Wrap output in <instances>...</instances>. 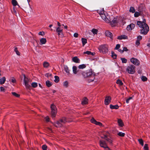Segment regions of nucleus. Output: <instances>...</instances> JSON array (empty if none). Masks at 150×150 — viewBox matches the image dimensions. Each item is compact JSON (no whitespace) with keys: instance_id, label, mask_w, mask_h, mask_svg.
<instances>
[{"instance_id":"f257e3e1","label":"nucleus","mask_w":150,"mask_h":150,"mask_svg":"<svg viewBox=\"0 0 150 150\" xmlns=\"http://www.w3.org/2000/svg\"><path fill=\"white\" fill-rule=\"evenodd\" d=\"M137 25L139 27L142 28L140 31L141 34L145 35L147 34L149 30V28L148 25L146 23L145 19H144L142 21H138Z\"/></svg>"},{"instance_id":"f03ea898","label":"nucleus","mask_w":150,"mask_h":150,"mask_svg":"<svg viewBox=\"0 0 150 150\" xmlns=\"http://www.w3.org/2000/svg\"><path fill=\"white\" fill-rule=\"evenodd\" d=\"M82 74L84 78H90L88 80L90 82L93 81L95 78V74L91 69L83 71L82 72Z\"/></svg>"},{"instance_id":"7ed1b4c3","label":"nucleus","mask_w":150,"mask_h":150,"mask_svg":"<svg viewBox=\"0 0 150 150\" xmlns=\"http://www.w3.org/2000/svg\"><path fill=\"white\" fill-rule=\"evenodd\" d=\"M98 48L100 52L105 53L108 52V46L106 44L101 45Z\"/></svg>"},{"instance_id":"20e7f679","label":"nucleus","mask_w":150,"mask_h":150,"mask_svg":"<svg viewBox=\"0 0 150 150\" xmlns=\"http://www.w3.org/2000/svg\"><path fill=\"white\" fill-rule=\"evenodd\" d=\"M135 67L132 64L128 66L126 69V71L129 74H133L135 72Z\"/></svg>"},{"instance_id":"39448f33","label":"nucleus","mask_w":150,"mask_h":150,"mask_svg":"<svg viewBox=\"0 0 150 150\" xmlns=\"http://www.w3.org/2000/svg\"><path fill=\"white\" fill-rule=\"evenodd\" d=\"M120 17H116L114 18L112 21H111V19L109 18L110 20V21L109 23H110V25L112 26H113L115 25L117 23H120Z\"/></svg>"},{"instance_id":"423d86ee","label":"nucleus","mask_w":150,"mask_h":150,"mask_svg":"<svg viewBox=\"0 0 150 150\" xmlns=\"http://www.w3.org/2000/svg\"><path fill=\"white\" fill-rule=\"evenodd\" d=\"M51 113L52 118L54 117L57 112V110L55 106L53 104H51Z\"/></svg>"},{"instance_id":"0eeeda50","label":"nucleus","mask_w":150,"mask_h":150,"mask_svg":"<svg viewBox=\"0 0 150 150\" xmlns=\"http://www.w3.org/2000/svg\"><path fill=\"white\" fill-rule=\"evenodd\" d=\"M130 62L135 65L139 66L140 65V62L137 59L133 57L130 59Z\"/></svg>"},{"instance_id":"6e6552de","label":"nucleus","mask_w":150,"mask_h":150,"mask_svg":"<svg viewBox=\"0 0 150 150\" xmlns=\"http://www.w3.org/2000/svg\"><path fill=\"white\" fill-rule=\"evenodd\" d=\"M100 16L102 18L106 23H109L110 22V20L108 18L109 16H106L105 13L101 15Z\"/></svg>"},{"instance_id":"1a4fd4ad","label":"nucleus","mask_w":150,"mask_h":150,"mask_svg":"<svg viewBox=\"0 0 150 150\" xmlns=\"http://www.w3.org/2000/svg\"><path fill=\"white\" fill-rule=\"evenodd\" d=\"M91 122L92 123L96 125H99L100 126H102L103 124L102 123L99 122L97 121L93 118H92L91 120Z\"/></svg>"},{"instance_id":"9d476101","label":"nucleus","mask_w":150,"mask_h":150,"mask_svg":"<svg viewBox=\"0 0 150 150\" xmlns=\"http://www.w3.org/2000/svg\"><path fill=\"white\" fill-rule=\"evenodd\" d=\"M62 123H63V120L61 119L58 121H57L56 123H55L54 125L56 127H61L62 126Z\"/></svg>"},{"instance_id":"9b49d317","label":"nucleus","mask_w":150,"mask_h":150,"mask_svg":"<svg viewBox=\"0 0 150 150\" xmlns=\"http://www.w3.org/2000/svg\"><path fill=\"white\" fill-rule=\"evenodd\" d=\"M56 31L57 32L59 36L60 35L61 36L63 35V29L62 28L59 27H57L56 28Z\"/></svg>"},{"instance_id":"f8f14e48","label":"nucleus","mask_w":150,"mask_h":150,"mask_svg":"<svg viewBox=\"0 0 150 150\" xmlns=\"http://www.w3.org/2000/svg\"><path fill=\"white\" fill-rule=\"evenodd\" d=\"M99 144L100 146L103 148H105L107 146L105 142L102 140H100Z\"/></svg>"},{"instance_id":"ddd939ff","label":"nucleus","mask_w":150,"mask_h":150,"mask_svg":"<svg viewBox=\"0 0 150 150\" xmlns=\"http://www.w3.org/2000/svg\"><path fill=\"white\" fill-rule=\"evenodd\" d=\"M111 98L110 96H107L105 97L104 103L105 105H108L111 102Z\"/></svg>"},{"instance_id":"4468645a","label":"nucleus","mask_w":150,"mask_h":150,"mask_svg":"<svg viewBox=\"0 0 150 150\" xmlns=\"http://www.w3.org/2000/svg\"><path fill=\"white\" fill-rule=\"evenodd\" d=\"M105 35L109 37L111 39H112L113 35L112 33L108 30H106L105 32Z\"/></svg>"},{"instance_id":"2eb2a0df","label":"nucleus","mask_w":150,"mask_h":150,"mask_svg":"<svg viewBox=\"0 0 150 150\" xmlns=\"http://www.w3.org/2000/svg\"><path fill=\"white\" fill-rule=\"evenodd\" d=\"M135 27L133 23H131L127 26V30L129 31L133 29Z\"/></svg>"},{"instance_id":"dca6fc26","label":"nucleus","mask_w":150,"mask_h":150,"mask_svg":"<svg viewBox=\"0 0 150 150\" xmlns=\"http://www.w3.org/2000/svg\"><path fill=\"white\" fill-rule=\"evenodd\" d=\"M101 138L106 140L110 144L112 143V140L111 139L108 138L107 135H104L103 137H101Z\"/></svg>"},{"instance_id":"f3484780","label":"nucleus","mask_w":150,"mask_h":150,"mask_svg":"<svg viewBox=\"0 0 150 150\" xmlns=\"http://www.w3.org/2000/svg\"><path fill=\"white\" fill-rule=\"evenodd\" d=\"M73 61L76 63H79L80 62V60L77 57H75L72 58Z\"/></svg>"},{"instance_id":"a211bd4d","label":"nucleus","mask_w":150,"mask_h":150,"mask_svg":"<svg viewBox=\"0 0 150 150\" xmlns=\"http://www.w3.org/2000/svg\"><path fill=\"white\" fill-rule=\"evenodd\" d=\"M88 103V99L86 97H85L83 99L81 102V104L82 105H85L87 104Z\"/></svg>"},{"instance_id":"6ab92c4d","label":"nucleus","mask_w":150,"mask_h":150,"mask_svg":"<svg viewBox=\"0 0 150 150\" xmlns=\"http://www.w3.org/2000/svg\"><path fill=\"white\" fill-rule=\"evenodd\" d=\"M72 69L73 73L75 74H76L78 72L77 67L75 66H74L73 67Z\"/></svg>"},{"instance_id":"aec40b11","label":"nucleus","mask_w":150,"mask_h":150,"mask_svg":"<svg viewBox=\"0 0 150 150\" xmlns=\"http://www.w3.org/2000/svg\"><path fill=\"white\" fill-rule=\"evenodd\" d=\"M47 42L46 38H42L40 40V42L41 45H43L45 44Z\"/></svg>"},{"instance_id":"412c9836","label":"nucleus","mask_w":150,"mask_h":150,"mask_svg":"<svg viewBox=\"0 0 150 150\" xmlns=\"http://www.w3.org/2000/svg\"><path fill=\"white\" fill-rule=\"evenodd\" d=\"M127 37L126 35H122L118 37L117 39L119 40H121L122 39H127Z\"/></svg>"},{"instance_id":"4be33fe9","label":"nucleus","mask_w":150,"mask_h":150,"mask_svg":"<svg viewBox=\"0 0 150 150\" xmlns=\"http://www.w3.org/2000/svg\"><path fill=\"white\" fill-rule=\"evenodd\" d=\"M119 108V106L118 105H110V108L111 109H117Z\"/></svg>"},{"instance_id":"5701e85b","label":"nucleus","mask_w":150,"mask_h":150,"mask_svg":"<svg viewBox=\"0 0 150 150\" xmlns=\"http://www.w3.org/2000/svg\"><path fill=\"white\" fill-rule=\"evenodd\" d=\"M120 127H122L124 125L122 120L121 119H119L117 121Z\"/></svg>"},{"instance_id":"b1692460","label":"nucleus","mask_w":150,"mask_h":150,"mask_svg":"<svg viewBox=\"0 0 150 150\" xmlns=\"http://www.w3.org/2000/svg\"><path fill=\"white\" fill-rule=\"evenodd\" d=\"M5 81V77H3L2 78L0 79V84H2L4 83Z\"/></svg>"},{"instance_id":"393cba45","label":"nucleus","mask_w":150,"mask_h":150,"mask_svg":"<svg viewBox=\"0 0 150 150\" xmlns=\"http://www.w3.org/2000/svg\"><path fill=\"white\" fill-rule=\"evenodd\" d=\"M64 70L67 73V74H69L70 73L68 67L67 66H64Z\"/></svg>"},{"instance_id":"a878e982","label":"nucleus","mask_w":150,"mask_h":150,"mask_svg":"<svg viewBox=\"0 0 150 150\" xmlns=\"http://www.w3.org/2000/svg\"><path fill=\"white\" fill-rule=\"evenodd\" d=\"M24 76V83H28L29 82V80L28 79L26 78L24 74L23 75Z\"/></svg>"},{"instance_id":"bb28decb","label":"nucleus","mask_w":150,"mask_h":150,"mask_svg":"<svg viewBox=\"0 0 150 150\" xmlns=\"http://www.w3.org/2000/svg\"><path fill=\"white\" fill-rule=\"evenodd\" d=\"M81 40L83 46H84L87 42V40L85 38H82Z\"/></svg>"},{"instance_id":"cd10ccee","label":"nucleus","mask_w":150,"mask_h":150,"mask_svg":"<svg viewBox=\"0 0 150 150\" xmlns=\"http://www.w3.org/2000/svg\"><path fill=\"white\" fill-rule=\"evenodd\" d=\"M46 84L47 86L48 87H50L52 85V83L51 82H50L49 81H47L46 82Z\"/></svg>"},{"instance_id":"c85d7f7f","label":"nucleus","mask_w":150,"mask_h":150,"mask_svg":"<svg viewBox=\"0 0 150 150\" xmlns=\"http://www.w3.org/2000/svg\"><path fill=\"white\" fill-rule=\"evenodd\" d=\"M86 67V66L85 64H82L79 65L78 67V68L79 69H83L85 68Z\"/></svg>"},{"instance_id":"c756f323","label":"nucleus","mask_w":150,"mask_h":150,"mask_svg":"<svg viewBox=\"0 0 150 150\" xmlns=\"http://www.w3.org/2000/svg\"><path fill=\"white\" fill-rule=\"evenodd\" d=\"M116 83L120 86H122L123 84V83L122 81L119 79H117L116 81Z\"/></svg>"},{"instance_id":"7c9ffc66","label":"nucleus","mask_w":150,"mask_h":150,"mask_svg":"<svg viewBox=\"0 0 150 150\" xmlns=\"http://www.w3.org/2000/svg\"><path fill=\"white\" fill-rule=\"evenodd\" d=\"M97 12L99 14L100 16H101V15L103 14L104 13L103 9L102 10H98Z\"/></svg>"},{"instance_id":"2f4dec72","label":"nucleus","mask_w":150,"mask_h":150,"mask_svg":"<svg viewBox=\"0 0 150 150\" xmlns=\"http://www.w3.org/2000/svg\"><path fill=\"white\" fill-rule=\"evenodd\" d=\"M112 57L114 59H116L117 57V55L113 51L111 52Z\"/></svg>"},{"instance_id":"473e14b6","label":"nucleus","mask_w":150,"mask_h":150,"mask_svg":"<svg viewBox=\"0 0 150 150\" xmlns=\"http://www.w3.org/2000/svg\"><path fill=\"white\" fill-rule=\"evenodd\" d=\"M121 60L122 61V62L123 63H127V60L125 58H121Z\"/></svg>"},{"instance_id":"72a5a7b5","label":"nucleus","mask_w":150,"mask_h":150,"mask_svg":"<svg viewBox=\"0 0 150 150\" xmlns=\"http://www.w3.org/2000/svg\"><path fill=\"white\" fill-rule=\"evenodd\" d=\"M54 78L55 79L54 80V81L55 82L57 83L59 81V78L57 76H54Z\"/></svg>"},{"instance_id":"f704fd0d","label":"nucleus","mask_w":150,"mask_h":150,"mask_svg":"<svg viewBox=\"0 0 150 150\" xmlns=\"http://www.w3.org/2000/svg\"><path fill=\"white\" fill-rule=\"evenodd\" d=\"M92 32L94 34H97L98 32V30L97 29L93 28L92 30Z\"/></svg>"},{"instance_id":"c9c22d12","label":"nucleus","mask_w":150,"mask_h":150,"mask_svg":"<svg viewBox=\"0 0 150 150\" xmlns=\"http://www.w3.org/2000/svg\"><path fill=\"white\" fill-rule=\"evenodd\" d=\"M120 23H119L120 24H122L123 25H124V24H125L126 22L125 21H124L121 18H120Z\"/></svg>"},{"instance_id":"e433bc0d","label":"nucleus","mask_w":150,"mask_h":150,"mask_svg":"<svg viewBox=\"0 0 150 150\" xmlns=\"http://www.w3.org/2000/svg\"><path fill=\"white\" fill-rule=\"evenodd\" d=\"M129 11L132 13H134L135 11L134 8L133 7H131L130 8Z\"/></svg>"},{"instance_id":"4c0bfd02","label":"nucleus","mask_w":150,"mask_h":150,"mask_svg":"<svg viewBox=\"0 0 150 150\" xmlns=\"http://www.w3.org/2000/svg\"><path fill=\"white\" fill-rule=\"evenodd\" d=\"M117 134L120 136L123 137L125 136V134L124 133L120 132L118 133H117Z\"/></svg>"},{"instance_id":"58836bf2","label":"nucleus","mask_w":150,"mask_h":150,"mask_svg":"<svg viewBox=\"0 0 150 150\" xmlns=\"http://www.w3.org/2000/svg\"><path fill=\"white\" fill-rule=\"evenodd\" d=\"M14 51L16 52V54L18 55H20V53L17 50V48L16 47L15 48L14 50Z\"/></svg>"},{"instance_id":"ea45409f","label":"nucleus","mask_w":150,"mask_h":150,"mask_svg":"<svg viewBox=\"0 0 150 150\" xmlns=\"http://www.w3.org/2000/svg\"><path fill=\"white\" fill-rule=\"evenodd\" d=\"M31 85L33 87L35 88L38 86V84L37 83L33 82L32 83Z\"/></svg>"},{"instance_id":"a19ab883","label":"nucleus","mask_w":150,"mask_h":150,"mask_svg":"<svg viewBox=\"0 0 150 150\" xmlns=\"http://www.w3.org/2000/svg\"><path fill=\"white\" fill-rule=\"evenodd\" d=\"M138 141L139 143L142 146H143L144 145V143L143 140L142 139H138Z\"/></svg>"},{"instance_id":"79ce46f5","label":"nucleus","mask_w":150,"mask_h":150,"mask_svg":"<svg viewBox=\"0 0 150 150\" xmlns=\"http://www.w3.org/2000/svg\"><path fill=\"white\" fill-rule=\"evenodd\" d=\"M12 3L14 6H16L17 4V2L16 0H12Z\"/></svg>"},{"instance_id":"37998d69","label":"nucleus","mask_w":150,"mask_h":150,"mask_svg":"<svg viewBox=\"0 0 150 150\" xmlns=\"http://www.w3.org/2000/svg\"><path fill=\"white\" fill-rule=\"evenodd\" d=\"M142 80L143 81H145L147 80V78L145 76H142L141 77Z\"/></svg>"},{"instance_id":"c03bdc74","label":"nucleus","mask_w":150,"mask_h":150,"mask_svg":"<svg viewBox=\"0 0 150 150\" xmlns=\"http://www.w3.org/2000/svg\"><path fill=\"white\" fill-rule=\"evenodd\" d=\"M43 66L45 67H47L49 66V64L47 62H45L43 64Z\"/></svg>"},{"instance_id":"a18cd8bd","label":"nucleus","mask_w":150,"mask_h":150,"mask_svg":"<svg viewBox=\"0 0 150 150\" xmlns=\"http://www.w3.org/2000/svg\"><path fill=\"white\" fill-rule=\"evenodd\" d=\"M63 85L66 87H67L68 85V82L67 81H65L63 83Z\"/></svg>"},{"instance_id":"49530a36","label":"nucleus","mask_w":150,"mask_h":150,"mask_svg":"<svg viewBox=\"0 0 150 150\" xmlns=\"http://www.w3.org/2000/svg\"><path fill=\"white\" fill-rule=\"evenodd\" d=\"M12 11L13 13L15 14L16 16H17V11L15 8L14 7H13V10Z\"/></svg>"},{"instance_id":"de8ad7c7","label":"nucleus","mask_w":150,"mask_h":150,"mask_svg":"<svg viewBox=\"0 0 150 150\" xmlns=\"http://www.w3.org/2000/svg\"><path fill=\"white\" fill-rule=\"evenodd\" d=\"M140 15V13L138 12H136L134 14V16L135 17H138Z\"/></svg>"},{"instance_id":"09e8293b","label":"nucleus","mask_w":150,"mask_h":150,"mask_svg":"<svg viewBox=\"0 0 150 150\" xmlns=\"http://www.w3.org/2000/svg\"><path fill=\"white\" fill-rule=\"evenodd\" d=\"M12 93L13 95L14 96H15L16 97H18L20 96V95L19 94L16 93L15 92H12Z\"/></svg>"},{"instance_id":"8fccbe9b","label":"nucleus","mask_w":150,"mask_h":150,"mask_svg":"<svg viewBox=\"0 0 150 150\" xmlns=\"http://www.w3.org/2000/svg\"><path fill=\"white\" fill-rule=\"evenodd\" d=\"M42 148L43 150H47V146L46 145H43L42 146Z\"/></svg>"},{"instance_id":"3c124183","label":"nucleus","mask_w":150,"mask_h":150,"mask_svg":"<svg viewBox=\"0 0 150 150\" xmlns=\"http://www.w3.org/2000/svg\"><path fill=\"white\" fill-rule=\"evenodd\" d=\"M26 88L28 89L30 88V85L28 84V83H24Z\"/></svg>"},{"instance_id":"603ef678","label":"nucleus","mask_w":150,"mask_h":150,"mask_svg":"<svg viewBox=\"0 0 150 150\" xmlns=\"http://www.w3.org/2000/svg\"><path fill=\"white\" fill-rule=\"evenodd\" d=\"M91 52L90 51H87L86 52H83V54H87L88 55H91Z\"/></svg>"},{"instance_id":"864d4df0","label":"nucleus","mask_w":150,"mask_h":150,"mask_svg":"<svg viewBox=\"0 0 150 150\" xmlns=\"http://www.w3.org/2000/svg\"><path fill=\"white\" fill-rule=\"evenodd\" d=\"M120 47V45L119 44H117L116 45V46L115 48V50H118Z\"/></svg>"},{"instance_id":"5fc2aeb1","label":"nucleus","mask_w":150,"mask_h":150,"mask_svg":"<svg viewBox=\"0 0 150 150\" xmlns=\"http://www.w3.org/2000/svg\"><path fill=\"white\" fill-rule=\"evenodd\" d=\"M144 149L145 150H148V145L146 144H145L144 146Z\"/></svg>"},{"instance_id":"6e6d98bb","label":"nucleus","mask_w":150,"mask_h":150,"mask_svg":"<svg viewBox=\"0 0 150 150\" xmlns=\"http://www.w3.org/2000/svg\"><path fill=\"white\" fill-rule=\"evenodd\" d=\"M132 97H129V98L127 99L126 100V102L127 103H129V100L132 99Z\"/></svg>"},{"instance_id":"4d7b16f0","label":"nucleus","mask_w":150,"mask_h":150,"mask_svg":"<svg viewBox=\"0 0 150 150\" xmlns=\"http://www.w3.org/2000/svg\"><path fill=\"white\" fill-rule=\"evenodd\" d=\"M62 119L63 120V123H65L67 122V120L66 118L65 117H63L62 118Z\"/></svg>"},{"instance_id":"13d9d810","label":"nucleus","mask_w":150,"mask_h":150,"mask_svg":"<svg viewBox=\"0 0 150 150\" xmlns=\"http://www.w3.org/2000/svg\"><path fill=\"white\" fill-rule=\"evenodd\" d=\"M142 39V37L140 35H139L137 37V40H139V41H140Z\"/></svg>"},{"instance_id":"bf43d9fd","label":"nucleus","mask_w":150,"mask_h":150,"mask_svg":"<svg viewBox=\"0 0 150 150\" xmlns=\"http://www.w3.org/2000/svg\"><path fill=\"white\" fill-rule=\"evenodd\" d=\"M0 91H5V89L3 87L1 86L0 87Z\"/></svg>"},{"instance_id":"052dcab7","label":"nucleus","mask_w":150,"mask_h":150,"mask_svg":"<svg viewBox=\"0 0 150 150\" xmlns=\"http://www.w3.org/2000/svg\"><path fill=\"white\" fill-rule=\"evenodd\" d=\"M38 34L39 35H40L42 36H43L45 35L44 33L43 32H40Z\"/></svg>"},{"instance_id":"680f3d73","label":"nucleus","mask_w":150,"mask_h":150,"mask_svg":"<svg viewBox=\"0 0 150 150\" xmlns=\"http://www.w3.org/2000/svg\"><path fill=\"white\" fill-rule=\"evenodd\" d=\"M140 41H139V40H137L136 42V45L137 46H138L140 44Z\"/></svg>"},{"instance_id":"e2e57ef3","label":"nucleus","mask_w":150,"mask_h":150,"mask_svg":"<svg viewBox=\"0 0 150 150\" xmlns=\"http://www.w3.org/2000/svg\"><path fill=\"white\" fill-rule=\"evenodd\" d=\"M74 36L75 38H77L78 37V34L77 33H76L74 34Z\"/></svg>"},{"instance_id":"0e129e2a","label":"nucleus","mask_w":150,"mask_h":150,"mask_svg":"<svg viewBox=\"0 0 150 150\" xmlns=\"http://www.w3.org/2000/svg\"><path fill=\"white\" fill-rule=\"evenodd\" d=\"M16 80L14 78H13L11 79V82L13 83H14L16 82Z\"/></svg>"},{"instance_id":"69168bd1","label":"nucleus","mask_w":150,"mask_h":150,"mask_svg":"<svg viewBox=\"0 0 150 150\" xmlns=\"http://www.w3.org/2000/svg\"><path fill=\"white\" fill-rule=\"evenodd\" d=\"M46 121L47 122H49V118L48 117H47L45 118Z\"/></svg>"},{"instance_id":"338daca9","label":"nucleus","mask_w":150,"mask_h":150,"mask_svg":"<svg viewBox=\"0 0 150 150\" xmlns=\"http://www.w3.org/2000/svg\"><path fill=\"white\" fill-rule=\"evenodd\" d=\"M123 52L124 51H127L128 50V49L126 47H125L123 48Z\"/></svg>"},{"instance_id":"774afa93","label":"nucleus","mask_w":150,"mask_h":150,"mask_svg":"<svg viewBox=\"0 0 150 150\" xmlns=\"http://www.w3.org/2000/svg\"><path fill=\"white\" fill-rule=\"evenodd\" d=\"M105 150H111L108 147V146H107L106 147L104 148Z\"/></svg>"}]
</instances>
